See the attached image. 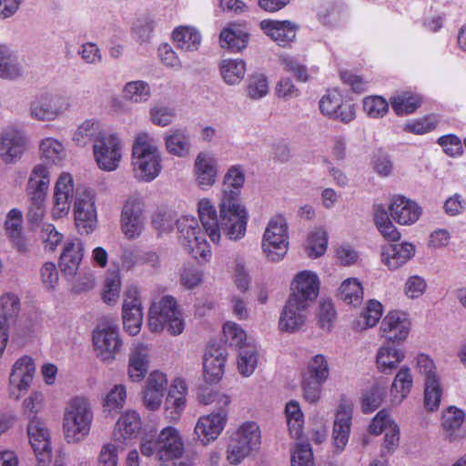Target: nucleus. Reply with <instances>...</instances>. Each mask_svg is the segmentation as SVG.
Instances as JSON below:
<instances>
[{
    "label": "nucleus",
    "instance_id": "nucleus-33",
    "mask_svg": "<svg viewBox=\"0 0 466 466\" xmlns=\"http://www.w3.org/2000/svg\"><path fill=\"white\" fill-rule=\"evenodd\" d=\"M148 368V349L143 343H137L129 358L128 376L132 381L141 380Z\"/></svg>",
    "mask_w": 466,
    "mask_h": 466
},
{
    "label": "nucleus",
    "instance_id": "nucleus-3",
    "mask_svg": "<svg viewBox=\"0 0 466 466\" xmlns=\"http://www.w3.org/2000/svg\"><path fill=\"white\" fill-rule=\"evenodd\" d=\"M132 165L135 177L141 181L150 182L161 172V156L150 137L138 135L132 149Z\"/></svg>",
    "mask_w": 466,
    "mask_h": 466
},
{
    "label": "nucleus",
    "instance_id": "nucleus-45",
    "mask_svg": "<svg viewBox=\"0 0 466 466\" xmlns=\"http://www.w3.org/2000/svg\"><path fill=\"white\" fill-rule=\"evenodd\" d=\"M122 286L121 276L118 270L107 274L104 281L102 299L107 305H115L120 294Z\"/></svg>",
    "mask_w": 466,
    "mask_h": 466
},
{
    "label": "nucleus",
    "instance_id": "nucleus-32",
    "mask_svg": "<svg viewBox=\"0 0 466 466\" xmlns=\"http://www.w3.org/2000/svg\"><path fill=\"white\" fill-rule=\"evenodd\" d=\"M405 352L391 345L381 346L377 352L376 361L379 370L382 373H391L404 360Z\"/></svg>",
    "mask_w": 466,
    "mask_h": 466
},
{
    "label": "nucleus",
    "instance_id": "nucleus-42",
    "mask_svg": "<svg viewBox=\"0 0 466 466\" xmlns=\"http://www.w3.org/2000/svg\"><path fill=\"white\" fill-rule=\"evenodd\" d=\"M220 73L227 84H238L245 76L246 63L241 59H225L221 63Z\"/></svg>",
    "mask_w": 466,
    "mask_h": 466
},
{
    "label": "nucleus",
    "instance_id": "nucleus-39",
    "mask_svg": "<svg viewBox=\"0 0 466 466\" xmlns=\"http://www.w3.org/2000/svg\"><path fill=\"white\" fill-rule=\"evenodd\" d=\"M285 413L289 433L292 438L299 439L302 436L304 415L299 403L297 400H290L286 404Z\"/></svg>",
    "mask_w": 466,
    "mask_h": 466
},
{
    "label": "nucleus",
    "instance_id": "nucleus-54",
    "mask_svg": "<svg viewBox=\"0 0 466 466\" xmlns=\"http://www.w3.org/2000/svg\"><path fill=\"white\" fill-rule=\"evenodd\" d=\"M268 93V81L265 75L256 73L249 76L247 84V94L253 99H260Z\"/></svg>",
    "mask_w": 466,
    "mask_h": 466
},
{
    "label": "nucleus",
    "instance_id": "nucleus-53",
    "mask_svg": "<svg viewBox=\"0 0 466 466\" xmlns=\"http://www.w3.org/2000/svg\"><path fill=\"white\" fill-rule=\"evenodd\" d=\"M442 396L440 380L424 382V407L428 411L439 409Z\"/></svg>",
    "mask_w": 466,
    "mask_h": 466
},
{
    "label": "nucleus",
    "instance_id": "nucleus-60",
    "mask_svg": "<svg viewBox=\"0 0 466 466\" xmlns=\"http://www.w3.org/2000/svg\"><path fill=\"white\" fill-rule=\"evenodd\" d=\"M186 401H183L181 397L174 398L173 393H167L165 401V418L169 422H175L179 420L183 410L185 409Z\"/></svg>",
    "mask_w": 466,
    "mask_h": 466
},
{
    "label": "nucleus",
    "instance_id": "nucleus-41",
    "mask_svg": "<svg viewBox=\"0 0 466 466\" xmlns=\"http://www.w3.org/2000/svg\"><path fill=\"white\" fill-rule=\"evenodd\" d=\"M383 306L380 302L371 299L355 322L357 329L363 330L374 327L382 316Z\"/></svg>",
    "mask_w": 466,
    "mask_h": 466
},
{
    "label": "nucleus",
    "instance_id": "nucleus-44",
    "mask_svg": "<svg viewBox=\"0 0 466 466\" xmlns=\"http://www.w3.org/2000/svg\"><path fill=\"white\" fill-rule=\"evenodd\" d=\"M289 248V238H271L266 241L265 234L262 239V249L267 258L272 262L281 260L287 254Z\"/></svg>",
    "mask_w": 466,
    "mask_h": 466
},
{
    "label": "nucleus",
    "instance_id": "nucleus-29",
    "mask_svg": "<svg viewBox=\"0 0 466 466\" xmlns=\"http://www.w3.org/2000/svg\"><path fill=\"white\" fill-rule=\"evenodd\" d=\"M465 419L463 410L451 406L442 412L441 429L445 437L450 441L461 440L466 436V431L462 428Z\"/></svg>",
    "mask_w": 466,
    "mask_h": 466
},
{
    "label": "nucleus",
    "instance_id": "nucleus-6",
    "mask_svg": "<svg viewBox=\"0 0 466 466\" xmlns=\"http://www.w3.org/2000/svg\"><path fill=\"white\" fill-rule=\"evenodd\" d=\"M261 432L254 421L244 422L232 435L228 446L227 460L230 464L240 463L252 451L259 449Z\"/></svg>",
    "mask_w": 466,
    "mask_h": 466
},
{
    "label": "nucleus",
    "instance_id": "nucleus-12",
    "mask_svg": "<svg viewBox=\"0 0 466 466\" xmlns=\"http://www.w3.org/2000/svg\"><path fill=\"white\" fill-rule=\"evenodd\" d=\"M122 319L125 330L131 336L138 334L141 329L143 313L137 286L129 285L124 292Z\"/></svg>",
    "mask_w": 466,
    "mask_h": 466
},
{
    "label": "nucleus",
    "instance_id": "nucleus-63",
    "mask_svg": "<svg viewBox=\"0 0 466 466\" xmlns=\"http://www.w3.org/2000/svg\"><path fill=\"white\" fill-rule=\"evenodd\" d=\"M416 366L418 372L424 376V382L440 380L437 374L433 360L425 354H420L416 358Z\"/></svg>",
    "mask_w": 466,
    "mask_h": 466
},
{
    "label": "nucleus",
    "instance_id": "nucleus-43",
    "mask_svg": "<svg viewBox=\"0 0 466 466\" xmlns=\"http://www.w3.org/2000/svg\"><path fill=\"white\" fill-rule=\"evenodd\" d=\"M0 319L3 323L9 325V323L15 322L18 316L20 299L15 294L6 292L0 297Z\"/></svg>",
    "mask_w": 466,
    "mask_h": 466
},
{
    "label": "nucleus",
    "instance_id": "nucleus-59",
    "mask_svg": "<svg viewBox=\"0 0 466 466\" xmlns=\"http://www.w3.org/2000/svg\"><path fill=\"white\" fill-rule=\"evenodd\" d=\"M264 234L266 241L275 237H278L279 238H289L288 223L286 218L282 215H276L271 218Z\"/></svg>",
    "mask_w": 466,
    "mask_h": 466
},
{
    "label": "nucleus",
    "instance_id": "nucleus-57",
    "mask_svg": "<svg viewBox=\"0 0 466 466\" xmlns=\"http://www.w3.org/2000/svg\"><path fill=\"white\" fill-rule=\"evenodd\" d=\"M74 190L73 177L69 173H63L58 177L54 190V200L69 202Z\"/></svg>",
    "mask_w": 466,
    "mask_h": 466
},
{
    "label": "nucleus",
    "instance_id": "nucleus-61",
    "mask_svg": "<svg viewBox=\"0 0 466 466\" xmlns=\"http://www.w3.org/2000/svg\"><path fill=\"white\" fill-rule=\"evenodd\" d=\"M127 398L124 385H116L106 396L104 407L110 412L123 408Z\"/></svg>",
    "mask_w": 466,
    "mask_h": 466
},
{
    "label": "nucleus",
    "instance_id": "nucleus-37",
    "mask_svg": "<svg viewBox=\"0 0 466 466\" xmlns=\"http://www.w3.org/2000/svg\"><path fill=\"white\" fill-rule=\"evenodd\" d=\"M386 382L377 381L365 390L361 400L363 413H370L377 410L382 403L387 393Z\"/></svg>",
    "mask_w": 466,
    "mask_h": 466
},
{
    "label": "nucleus",
    "instance_id": "nucleus-2",
    "mask_svg": "<svg viewBox=\"0 0 466 466\" xmlns=\"http://www.w3.org/2000/svg\"><path fill=\"white\" fill-rule=\"evenodd\" d=\"M93 411L85 397H74L67 403L63 417V430L67 442L83 441L90 432Z\"/></svg>",
    "mask_w": 466,
    "mask_h": 466
},
{
    "label": "nucleus",
    "instance_id": "nucleus-31",
    "mask_svg": "<svg viewBox=\"0 0 466 466\" xmlns=\"http://www.w3.org/2000/svg\"><path fill=\"white\" fill-rule=\"evenodd\" d=\"M245 180L246 176L242 166H231L223 177L221 199L239 201L241 188L244 186Z\"/></svg>",
    "mask_w": 466,
    "mask_h": 466
},
{
    "label": "nucleus",
    "instance_id": "nucleus-14",
    "mask_svg": "<svg viewBox=\"0 0 466 466\" xmlns=\"http://www.w3.org/2000/svg\"><path fill=\"white\" fill-rule=\"evenodd\" d=\"M320 112L334 120L348 124L355 116L354 106L344 101L343 96L336 90L329 91L319 100Z\"/></svg>",
    "mask_w": 466,
    "mask_h": 466
},
{
    "label": "nucleus",
    "instance_id": "nucleus-19",
    "mask_svg": "<svg viewBox=\"0 0 466 466\" xmlns=\"http://www.w3.org/2000/svg\"><path fill=\"white\" fill-rule=\"evenodd\" d=\"M70 106L61 96H42L31 105V116L37 120H53Z\"/></svg>",
    "mask_w": 466,
    "mask_h": 466
},
{
    "label": "nucleus",
    "instance_id": "nucleus-27",
    "mask_svg": "<svg viewBox=\"0 0 466 466\" xmlns=\"http://www.w3.org/2000/svg\"><path fill=\"white\" fill-rule=\"evenodd\" d=\"M260 27L268 36L283 47L295 40L298 30V25L288 20H262Z\"/></svg>",
    "mask_w": 466,
    "mask_h": 466
},
{
    "label": "nucleus",
    "instance_id": "nucleus-25",
    "mask_svg": "<svg viewBox=\"0 0 466 466\" xmlns=\"http://www.w3.org/2000/svg\"><path fill=\"white\" fill-rule=\"evenodd\" d=\"M142 428V420L136 410H127L124 412L116 423L113 432L114 440L122 444H127L128 441L137 438Z\"/></svg>",
    "mask_w": 466,
    "mask_h": 466
},
{
    "label": "nucleus",
    "instance_id": "nucleus-56",
    "mask_svg": "<svg viewBox=\"0 0 466 466\" xmlns=\"http://www.w3.org/2000/svg\"><path fill=\"white\" fill-rule=\"evenodd\" d=\"M225 342L235 348H242L246 340V332L237 323L228 321L223 326Z\"/></svg>",
    "mask_w": 466,
    "mask_h": 466
},
{
    "label": "nucleus",
    "instance_id": "nucleus-50",
    "mask_svg": "<svg viewBox=\"0 0 466 466\" xmlns=\"http://www.w3.org/2000/svg\"><path fill=\"white\" fill-rule=\"evenodd\" d=\"M21 75V68L15 63L10 50L0 45V77L15 79Z\"/></svg>",
    "mask_w": 466,
    "mask_h": 466
},
{
    "label": "nucleus",
    "instance_id": "nucleus-48",
    "mask_svg": "<svg viewBox=\"0 0 466 466\" xmlns=\"http://www.w3.org/2000/svg\"><path fill=\"white\" fill-rule=\"evenodd\" d=\"M41 158L48 163L57 164L65 156L63 144L57 139L47 137L40 143Z\"/></svg>",
    "mask_w": 466,
    "mask_h": 466
},
{
    "label": "nucleus",
    "instance_id": "nucleus-1",
    "mask_svg": "<svg viewBox=\"0 0 466 466\" xmlns=\"http://www.w3.org/2000/svg\"><path fill=\"white\" fill-rule=\"evenodd\" d=\"M248 219L247 209L239 201L220 199L218 217L216 208L206 199V234L214 243L219 242L221 231L230 240L243 238Z\"/></svg>",
    "mask_w": 466,
    "mask_h": 466
},
{
    "label": "nucleus",
    "instance_id": "nucleus-36",
    "mask_svg": "<svg viewBox=\"0 0 466 466\" xmlns=\"http://www.w3.org/2000/svg\"><path fill=\"white\" fill-rule=\"evenodd\" d=\"M249 35L235 25L225 28L219 35V42L222 48L231 52H240L248 46Z\"/></svg>",
    "mask_w": 466,
    "mask_h": 466
},
{
    "label": "nucleus",
    "instance_id": "nucleus-40",
    "mask_svg": "<svg viewBox=\"0 0 466 466\" xmlns=\"http://www.w3.org/2000/svg\"><path fill=\"white\" fill-rule=\"evenodd\" d=\"M413 384L412 375L410 368L403 366L396 374L390 392L394 399L399 398L398 402H401L410 393Z\"/></svg>",
    "mask_w": 466,
    "mask_h": 466
},
{
    "label": "nucleus",
    "instance_id": "nucleus-38",
    "mask_svg": "<svg viewBox=\"0 0 466 466\" xmlns=\"http://www.w3.org/2000/svg\"><path fill=\"white\" fill-rule=\"evenodd\" d=\"M390 102L396 115L403 116L415 112L421 104V98L417 95L402 92L392 96Z\"/></svg>",
    "mask_w": 466,
    "mask_h": 466
},
{
    "label": "nucleus",
    "instance_id": "nucleus-8",
    "mask_svg": "<svg viewBox=\"0 0 466 466\" xmlns=\"http://www.w3.org/2000/svg\"><path fill=\"white\" fill-rule=\"evenodd\" d=\"M75 224L80 234H89L97 224L95 195L90 188L77 187L74 202Z\"/></svg>",
    "mask_w": 466,
    "mask_h": 466
},
{
    "label": "nucleus",
    "instance_id": "nucleus-23",
    "mask_svg": "<svg viewBox=\"0 0 466 466\" xmlns=\"http://www.w3.org/2000/svg\"><path fill=\"white\" fill-rule=\"evenodd\" d=\"M84 257V245L77 238H67L65 241L59 258L61 272L66 276H75Z\"/></svg>",
    "mask_w": 466,
    "mask_h": 466
},
{
    "label": "nucleus",
    "instance_id": "nucleus-9",
    "mask_svg": "<svg viewBox=\"0 0 466 466\" xmlns=\"http://www.w3.org/2000/svg\"><path fill=\"white\" fill-rule=\"evenodd\" d=\"M229 402V397L224 393L210 390L206 394V406L216 403L214 410H209L206 415V442L217 440L224 430L228 420L226 408Z\"/></svg>",
    "mask_w": 466,
    "mask_h": 466
},
{
    "label": "nucleus",
    "instance_id": "nucleus-58",
    "mask_svg": "<svg viewBox=\"0 0 466 466\" xmlns=\"http://www.w3.org/2000/svg\"><path fill=\"white\" fill-rule=\"evenodd\" d=\"M363 108L370 117L380 118L388 112L389 104L382 96H368L363 100Z\"/></svg>",
    "mask_w": 466,
    "mask_h": 466
},
{
    "label": "nucleus",
    "instance_id": "nucleus-46",
    "mask_svg": "<svg viewBox=\"0 0 466 466\" xmlns=\"http://www.w3.org/2000/svg\"><path fill=\"white\" fill-rule=\"evenodd\" d=\"M328 245V235L322 228L312 230L307 240L306 251L310 258H319L322 256Z\"/></svg>",
    "mask_w": 466,
    "mask_h": 466
},
{
    "label": "nucleus",
    "instance_id": "nucleus-17",
    "mask_svg": "<svg viewBox=\"0 0 466 466\" xmlns=\"http://www.w3.org/2000/svg\"><path fill=\"white\" fill-rule=\"evenodd\" d=\"M29 442L39 463L50 462L52 448L50 435L40 420H31L27 427Z\"/></svg>",
    "mask_w": 466,
    "mask_h": 466
},
{
    "label": "nucleus",
    "instance_id": "nucleus-24",
    "mask_svg": "<svg viewBox=\"0 0 466 466\" xmlns=\"http://www.w3.org/2000/svg\"><path fill=\"white\" fill-rule=\"evenodd\" d=\"M319 289V282L317 275L304 270L296 275L292 287L293 291L289 298H295L298 301L309 305L317 298Z\"/></svg>",
    "mask_w": 466,
    "mask_h": 466
},
{
    "label": "nucleus",
    "instance_id": "nucleus-15",
    "mask_svg": "<svg viewBox=\"0 0 466 466\" xmlns=\"http://www.w3.org/2000/svg\"><path fill=\"white\" fill-rule=\"evenodd\" d=\"M93 344L99 358L113 360L122 347L117 328L113 325L98 327L93 332Z\"/></svg>",
    "mask_w": 466,
    "mask_h": 466
},
{
    "label": "nucleus",
    "instance_id": "nucleus-21",
    "mask_svg": "<svg viewBox=\"0 0 466 466\" xmlns=\"http://www.w3.org/2000/svg\"><path fill=\"white\" fill-rule=\"evenodd\" d=\"M25 149V138L23 134L9 127L0 135V157L5 163H14L19 159Z\"/></svg>",
    "mask_w": 466,
    "mask_h": 466
},
{
    "label": "nucleus",
    "instance_id": "nucleus-5",
    "mask_svg": "<svg viewBox=\"0 0 466 466\" xmlns=\"http://www.w3.org/2000/svg\"><path fill=\"white\" fill-rule=\"evenodd\" d=\"M148 326L154 332H160L166 329L174 336L182 333L184 320L173 297L166 296L150 307Z\"/></svg>",
    "mask_w": 466,
    "mask_h": 466
},
{
    "label": "nucleus",
    "instance_id": "nucleus-18",
    "mask_svg": "<svg viewBox=\"0 0 466 466\" xmlns=\"http://www.w3.org/2000/svg\"><path fill=\"white\" fill-rule=\"evenodd\" d=\"M227 356V348L221 342H210L206 347V384H217L221 380Z\"/></svg>",
    "mask_w": 466,
    "mask_h": 466
},
{
    "label": "nucleus",
    "instance_id": "nucleus-13",
    "mask_svg": "<svg viewBox=\"0 0 466 466\" xmlns=\"http://www.w3.org/2000/svg\"><path fill=\"white\" fill-rule=\"evenodd\" d=\"M35 371V362L30 356L25 355L15 361L9 378V391L13 399L19 400L21 394L27 391Z\"/></svg>",
    "mask_w": 466,
    "mask_h": 466
},
{
    "label": "nucleus",
    "instance_id": "nucleus-16",
    "mask_svg": "<svg viewBox=\"0 0 466 466\" xmlns=\"http://www.w3.org/2000/svg\"><path fill=\"white\" fill-rule=\"evenodd\" d=\"M410 329V322L407 314L400 310L390 311L380 323V335L388 341H404Z\"/></svg>",
    "mask_w": 466,
    "mask_h": 466
},
{
    "label": "nucleus",
    "instance_id": "nucleus-22",
    "mask_svg": "<svg viewBox=\"0 0 466 466\" xmlns=\"http://www.w3.org/2000/svg\"><path fill=\"white\" fill-rule=\"evenodd\" d=\"M352 412L353 405L350 402L342 400L339 403L333 426V441L338 451H342L349 441Z\"/></svg>",
    "mask_w": 466,
    "mask_h": 466
},
{
    "label": "nucleus",
    "instance_id": "nucleus-34",
    "mask_svg": "<svg viewBox=\"0 0 466 466\" xmlns=\"http://www.w3.org/2000/svg\"><path fill=\"white\" fill-rule=\"evenodd\" d=\"M22 222L23 217L21 211L14 208L7 214L5 230L16 249L21 253H25L27 251V245L22 234Z\"/></svg>",
    "mask_w": 466,
    "mask_h": 466
},
{
    "label": "nucleus",
    "instance_id": "nucleus-10",
    "mask_svg": "<svg viewBox=\"0 0 466 466\" xmlns=\"http://www.w3.org/2000/svg\"><path fill=\"white\" fill-rule=\"evenodd\" d=\"M94 157L101 169H116L122 157L120 139L114 134H99L94 144Z\"/></svg>",
    "mask_w": 466,
    "mask_h": 466
},
{
    "label": "nucleus",
    "instance_id": "nucleus-11",
    "mask_svg": "<svg viewBox=\"0 0 466 466\" xmlns=\"http://www.w3.org/2000/svg\"><path fill=\"white\" fill-rule=\"evenodd\" d=\"M179 241L196 260L204 258V232L194 217L183 216L177 220Z\"/></svg>",
    "mask_w": 466,
    "mask_h": 466
},
{
    "label": "nucleus",
    "instance_id": "nucleus-35",
    "mask_svg": "<svg viewBox=\"0 0 466 466\" xmlns=\"http://www.w3.org/2000/svg\"><path fill=\"white\" fill-rule=\"evenodd\" d=\"M172 39L176 46L183 51H195L201 45L200 33L187 25L176 27L172 33Z\"/></svg>",
    "mask_w": 466,
    "mask_h": 466
},
{
    "label": "nucleus",
    "instance_id": "nucleus-30",
    "mask_svg": "<svg viewBox=\"0 0 466 466\" xmlns=\"http://www.w3.org/2000/svg\"><path fill=\"white\" fill-rule=\"evenodd\" d=\"M415 254V247L410 243L385 246L381 252V260L391 270L397 269L410 260Z\"/></svg>",
    "mask_w": 466,
    "mask_h": 466
},
{
    "label": "nucleus",
    "instance_id": "nucleus-49",
    "mask_svg": "<svg viewBox=\"0 0 466 466\" xmlns=\"http://www.w3.org/2000/svg\"><path fill=\"white\" fill-rule=\"evenodd\" d=\"M166 146L170 154L182 157L189 151V137L184 131L176 129L166 137Z\"/></svg>",
    "mask_w": 466,
    "mask_h": 466
},
{
    "label": "nucleus",
    "instance_id": "nucleus-26",
    "mask_svg": "<svg viewBox=\"0 0 466 466\" xmlns=\"http://www.w3.org/2000/svg\"><path fill=\"white\" fill-rule=\"evenodd\" d=\"M308 306L295 298H289L279 318V329L288 332L299 329L305 322Z\"/></svg>",
    "mask_w": 466,
    "mask_h": 466
},
{
    "label": "nucleus",
    "instance_id": "nucleus-62",
    "mask_svg": "<svg viewBox=\"0 0 466 466\" xmlns=\"http://www.w3.org/2000/svg\"><path fill=\"white\" fill-rule=\"evenodd\" d=\"M98 122L86 120L74 133L73 139L78 146H85L92 140L98 129Z\"/></svg>",
    "mask_w": 466,
    "mask_h": 466
},
{
    "label": "nucleus",
    "instance_id": "nucleus-47",
    "mask_svg": "<svg viewBox=\"0 0 466 466\" xmlns=\"http://www.w3.org/2000/svg\"><path fill=\"white\" fill-rule=\"evenodd\" d=\"M339 297L350 305H359L363 297V289L360 283L356 279H346L339 287Z\"/></svg>",
    "mask_w": 466,
    "mask_h": 466
},
{
    "label": "nucleus",
    "instance_id": "nucleus-4",
    "mask_svg": "<svg viewBox=\"0 0 466 466\" xmlns=\"http://www.w3.org/2000/svg\"><path fill=\"white\" fill-rule=\"evenodd\" d=\"M140 451L144 456L156 455L159 461L166 462L182 457L184 442L177 430L168 426L164 428L156 439L144 438L140 444Z\"/></svg>",
    "mask_w": 466,
    "mask_h": 466
},
{
    "label": "nucleus",
    "instance_id": "nucleus-7",
    "mask_svg": "<svg viewBox=\"0 0 466 466\" xmlns=\"http://www.w3.org/2000/svg\"><path fill=\"white\" fill-rule=\"evenodd\" d=\"M50 184V172L42 165H36L29 177L26 190L30 196L27 218L33 224H38L45 215V199Z\"/></svg>",
    "mask_w": 466,
    "mask_h": 466
},
{
    "label": "nucleus",
    "instance_id": "nucleus-64",
    "mask_svg": "<svg viewBox=\"0 0 466 466\" xmlns=\"http://www.w3.org/2000/svg\"><path fill=\"white\" fill-rule=\"evenodd\" d=\"M291 466H313V452L309 443H298L291 456Z\"/></svg>",
    "mask_w": 466,
    "mask_h": 466
},
{
    "label": "nucleus",
    "instance_id": "nucleus-28",
    "mask_svg": "<svg viewBox=\"0 0 466 466\" xmlns=\"http://www.w3.org/2000/svg\"><path fill=\"white\" fill-rule=\"evenodd\" d=\"M391 218L400 225L415 223L420 214L421 208L414 201L403 197L396 196L389 206Z\"/></svg>",
    "mask_w": 466,
    "mask_h": 466
},
{
    "label": "nucleus",
    "instance_id": "nucleus-55",
    "mask_svg": "<svg viewBox=\"0 0 466 466\" xmlns=\"http://www.w3.org/2000/svg\"><path fill=\"white\" fill-rule=\"evenodd\" d=\"M123 92L126 99L137 103L149 98L150 87L144 81H131L126 84Z\"/></svg>",
    "mask_w": 466,
    "mask_h": 466
},
{
    "label": "nucleus",
    "instance_id": "nucleus-51",
    "mask_svg": "<svg viewBox=\"0 0 466 466\" xmlns=\"http://www.w3.org/2000/svg\"><path fill=\"white\" fill-rule=\"evenodd\" d=\"M329 375V368L325 356L318 354L309 362L307 370L303 374L313 380L325 382Z\"/></svg>",
    "mask_w": 466,
    "mask_h": 466
},
{
    "label": "nucleus",
    "instance_id": "nucleus-52",
    "mask_svg": "<svg viewBox=\"0 0 466 466\" xmlns=\"http://www.w3.org/2000/svg\"><path fill=\"white\" fill-rule=\"evenodd\" d=\"M258 364V354L255 348L247 346L239 350L238 369L241 375L250 376Z\"/></svg>",
    "mask_w": 466,
    "mask_h": 466
},
{
    "label": "nucleus",
    "instance_id": "nucleus-20",
    "mask_svg": "<svg viewBox=\"0 0 466 466\" xmlns=\"http://www.w3.org/2000/svg\"><path fill=\"white\" fill-rule=\"evenodd\" d=\"M143 202L139 198H128L121 214L122 231L127 238L140 236L143 228Z\"/></svg>",
    "mask_w": 466,
    "mask_h": 466
}]
</instances>
